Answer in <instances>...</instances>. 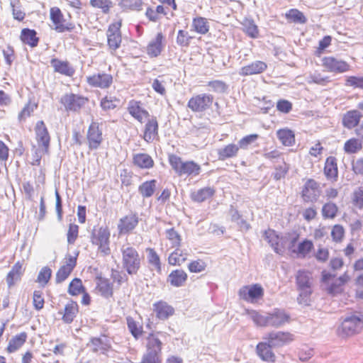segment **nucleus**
<instances>
[{"label": "nucleus", "mask_w": 363, "mask_h": 363, "mask_svg": "<svg viewBox=\"0 0 363 363\" xmlns=\"http://www.w3.org/2000/svg\"><path fill=\"white\" fill-rule=\"evenodd\" d=\"M306 80L309 84L315 83L320 85H325L329 82V78L328 77L322 76L320 73L315 72L307 77Z\"/></svg>", "instance_id": "obj_60"}, {"label": "nucleus", "mask_w": 363, "mask_h": 363, "mask_svg": "<svg viewBox=\"0 0 363 363\" xmlns=\"http://www.w3.org/2000/svg\"><path fill=\"white\" fill-rule=\"evenodd\" d=\"M50 16L53 23L52 29L57 33H64L65 31H72L74 28V24L72 23H65L63 14L61 10L57 7L50 9Z\"/></svg>", "instance_id": "obj_8"}, {"label": "nucleus", "mask_w": 363, "mask_h": 363, "mask_svg": "<svg viewBox=\"0 0 363 363\" xmlns=\"http://www.w3.org/2000/svg\"><path fill=\"white\" fill-rule=\"evenodd\" d=\"M247 313L254 323L259 327L280 328L289 322L290 316L284 310L274 309L270 313L247 311Z\"/></svg>", "instance_id": "obj_1"}, {"label": "nucleus", "mask_w": 363, "mask_h": 363, "mask_svg": "<svg viewBox=\"0 0 363 363\" xmlns=\"http://www.w3.org/2000/svg\"><path fill=\"white\" fill-rule=\"evenodd\" d=\"M86 101L87 99L72 93L64 95L60 99L65 109L70 111H79Z\"/></svg>", "instance_id": "obj_13"}, {"label": "nucleus", "mask_w": 363, "mask_h": 363, "mask_svg": "<svg viewBox=\"0 0 363 363\" xmlns=\"http://www.w3.org/2000/svg\"><path fill=\"white\" fill-rule=\"evenodd\" d=\"M78 313V305L76 302L71 301L65 307V313L62 315V320L65 323H71Z\"/></svg>", "instance_id": "obj_39"}, {"label": "nucleus", "mask_w": 363, "mask_h": 363, "mask_svg": "<svg viewBox=\"0 0 363 363\" xmlns=\"http://www.w3.org/2000/svg\"><path fill=\"white\" fill-rule=\"evenodd\" d=\"M127 108L130 115L140 123L150 117L149 112L142 106L140 101L130 100Z\"/></svg>", "instance_id": "obj_19"}, {"label": "nucleus", "mask_w": 363, "mask_h": 363, "mask_svg": "<svg viewBox=\"0 0 363 363\" xmlns=\"http://www.w3.org/2000/svg\"><path fill=\"white\" fill-rule=\"evenodd\" d=\"M35 139L40 147H43L44 152H48L50 136L43 121H39L35 126Z\"/></svg>", "instance_id": "obj_12"}, {"label": "nucleus", "mask_w": 363, "mask_h": 363, "mask_svg": "<svg viewBox=\"0 0 363 363\" xmlns=\"http://www.w3.org/2000/svg\"><path fill=\"white\" fill-rule=\"evenodd\" d=\"M21 268V265L19 263H16L13 265L11 270L9 272L6 277V281L9 286H11L12 285L14 284L15 281L20 279Z\"/></svg>", "instance_id": "obj_44"}, {"label": "nucleus", "mask_w": 363, "mask_h": 363, "mask_svg": "<svg viewBox=\"0 0 363 363\" xmlns=\"http://www.w3.org/2000/svg\"><path fill=\"white\" fill-rule=\"evenodd\" d=\"M72 270H70L69 267H66L62 265L57 272L55 281L57 284H60L63 282L65 280L67 279L69 274L72 273Z\"/></svg>", "instance_id": "obj_63"}, {"label": "nucleus", "mask_w": 363, "mask_h": 363, "mask_svg": "<svg viewBox=\"0 0 363 363\" xmlns=\"http://www.w3.org/2000/svg\"><path fill=\"white\" fill-rule=\"evenodd\" d=\"M192 26L194 30L200 34H206L209 30V26L207 20L203 17H197L194 18Z\"/></svg>", "instance_id": "obj_43"}, {"label": "nucleus", "mask_w": 363, "mask_h": 363, "mask_svg": "<svg viewBox=\"0 0 363 363\" xmlns=\"http://www.w3.org/2000/svg\"><path fill=\"white\" fill-rule=\"evenodd\" d=\"M88 346L91 347V350L94 352L98 351H108L111 347L110 342L106 337H92L90 342L87 344Z\"/></svg>", "instance_id": "obj_33"}, {"label": "nucleus", "mask_w": 363, "mask_h": 363, "mask_svg": "<svg viewBox=\"0 0 363 363\" xmlns=\"http://www.w3.org/2000/svg\"><path fill=\"white\" fill-rule=\"evenodd\" d=\"M121 21L112 23L107 30L108 45L113 50H117L121 43Z\"/></svg>", "instance_id": "obj_16"}, {"label": "nucleus", "mask_w": 363, "mask_h": 363, "mask_svg": "<svg viewBox=\"0 0 363 363\" xmlns=\"http://www.w3.org/2000/svg\"><path fill=\"white\" fill-rule=\"evenodd\" d=\"M337 212V206L334 203H326L322 208V215L325 218H335Z\"/></svg>", "instance_id": "obj_51"}, {"label": "nucleus", "mask_w": 363, "mask_h": 363, "mask_svg": "<svg viewBox=\"0 0 363 363\" xmlns=\"http://www.w3.org/2000/svg\"><path fill=\"white\" fill-rule=\"evenodd\" d=\"M350 277L347 273L345 272L344 274L335 279L328 288V294L332 295L340 294L342 291V286L345 285L350 280Z\"/></svg>", "instance_id": "obj_34"}, {"label": "nucleus", "mask_w": 363, "mask_h": 363, "mask_svg": "<svg viewBox=\"0 0 363 363\" xmlns=\"http://www.w3.org/2000/svg\"><path fill=\"white\" fill-rule=\"evenodd\" d=\"M289 166L284 162V160L280 161L279 163L274 165V172L273 173V177L275 180H280L285 177L286 174L289 171Z\"/></svg>", "instance_id": "obj_48"}, {"label": "nucleus", "mask_w": 363, "mask_h": 363, "mask_svg": "<svg viewBox=\"0 0 363 363\" xmlns=\"http://www.w3.org/2000/svg\"><path fill=\"white\" fill-rule=\"evenodd\" d=\"M323 65L328 71L336 73L345 72L350 67L346 62L333 57H324Z\"/></svg>", "instance_id": "obj_17"}, {"label": "nucleus", "mask_w": 363, "mask_h": 363, "mask_svg": "<svg viewBox=\"0 0 363 363\" xmlns=\"http://www.w3.org/2000/svg\"><path fill=\"white\" fill-rule=\"evenodd\" d=\"M213 102V96L208 94H201L192 96L189 102L188 107L194 112H203L208 109Z\"/></svg>", "instance_id": "obj_7"}, {"label": "nucleus", "mask_w": 363, "mask_h": 363, "mask_svg": "<svg viewBox=\"0 0 363 363\" xmlns=\"http://www.w3.org/2000/svg\"><path fill=\"white\" fill-rule=\"evenodd\" d=\"M263 340L269 342L274 347H281L288 344L294 340V335L288 332H270L263 337Z\"/></svg>", "instance_id": "obj_10"}, {"label": "nucleus", "mask_w": 363, "mask_h": 363, "mask_svg": "<svg viewBox=\"0 0 363 363\" xmlns=\"http://www.w3.org/2000/svg\"><path fill=\"white\" fill-rule=\"evenodd\" d=\"M153 311L156 313V317L160 320H167L174 313V308L167 302L160 301L153 304Z\"/></svg>", "instance_id": "obj_23"}, {"label": "nucleus", "mask_w": 363, "mask_h": 363, "mask_svg": "<svg viewBox=\"0 0 363 363\" xmlns=\"http://www.w3.org/2000/svg\"><path fill=\"white\" fill-rule=\"evenodd\" d=\"M26 338L27 334L25 332L16 335L10 340L7 347V351L9 353L14 352L25 343Z\"/></svg>", "instance_id": "obj_41"}, {"label": "nucleus", "mask_w": 363, "mask_h": 363, "mask_svg": "<svg viewBox=\"0 0 363 363\" xmlns=\"http://www.w3.org/2000/svg\"><path fill=\"white\" fill-rule=\"evenodd\" d=\"M208 86L215 92L224 93L228 89V85L223 81L213 80L208 82Z\"/></svg>", "instance_id": "obj_61"}, {"label": "nucleus", "mask_w": 363, "mask_h": 363, "mask_svg": "<svg viewBox=\"0 0 363 363\" xmlns=\"http://www.w3.org/2000/svg\"><path fill=\"white\" fill-rule=\"evenodd\" d=\"M138 223V217L136 213L128 215L120 219L118 229L120 233H126L133 230Z\"/></svg>", "instance_id": "obj_24"}, {"label": "nucleus", "mask_w": 363, "mask_h": 363, "mask_svg": "<svg viewBox=\"0 0 363 363\" xmlns=\"http://www.w3.org/2000/svg\"><path fill=\"white\" fill-rule=\"evenodd\" d=\"M157 181L152 179L142 183L138 187V191L143 198L152 196L156 189Z\"/></svg>", "instance_id": "obj_42"}, {"label": "nucleus", "mask_w": 363, "mask_h": 363, "mask_svg": "<svg viewBox=\"0 0 363 363\" xmlns=\"http://www.w3.org/2000/svg\"><path fill=\"white\" fill-rule=\"evenodd\" d=\"M96 284V288L102 296L105 298H109L112 296L113 288L108 279L102 277H98Z\"/></svg>", "instance_id": "obj_40"}, {"label": "nucleus", "mask_w": 363, "mask_h": 363, "mask_svg": "<svg viewBox=\"0 0 363 363\" xmlns=\"http://www.w3.org/2000/svg\"><path fill=\"white\" fill-rule=\"evenodd\" d=\"M36 35L37 33L35 30L23 28L21 30V39L24 43L33 48L37 46L39 40Z\"/></svg>", "instance_id": "obj_38"}, {"label": "nucleus", "mask_w": 363, "mask_h": 363, "mask_svg": "<svg viewBox=\"0 0 363 363\" xmlns=\"http://www.w3.org/2000/svg\"><path fill=\"white\" fill-rule=\"evenodd\" d=\"M147 260L150 264L155 267L158 273H161V262L160 259L156 251L152 248H147Z\"/></svg>", "instance_id": "obj_46"}, {"label": "nucleus", "mask_w": 363, "mask_h": 363, "mask_svg": "<svg viewBox=\"0 0 363 363\" xmlns=\"http://www.w3.org/2000/svg\"><path fill=\"white\" fill-rule=\"evenodd\" d=\"M86 82L92 87L107 89L113 83V77L110 74L99 72L87 77Z\"/></svg>", "instance_id": "obj_15"}, {"label": "nucleus", "mask_w": 363, "mask_h": 363, "mask_svg": "<svg viewBox=\"0 0 363 363\" xmlns=\"http://www.w3.org/2000/svg\"><path fill=\"white\" fill-rule=\"evenodd\" d=\"M52 274V270L48 267H43L37 277V281L41 284L43 286H45L50 280Z\"/></svg>", "instance_id": "obj_57"}, {"label": "nucleus", "mask_w": 363, "mask_h": 363, "mask_svg": "<svg viewBox=\"0 0 363 363\" xmlns=\"http://www.w3.org/2000/svg\"><path fill=\"white\" fill-rule=\"evenodd\" d=\"M363 117V114L357 109L346 111L342 116L341 123L344 128L352 130L357 127Z\"/></svg>", "instance_id": "obj_18"}, {"label": "nucleus", "mask_w": 363, "mask_h": 363, "mask_svg": "<svg viewBox=\"0 0 363 363\" xmlns=\"http://www.w3.org/2000/svg\"><path fill=\"white\" fill-rule=\"evenodd\" d=\"M37 104L29 101L19 113L18 118L20 121H25L37 108Z\"/></svg>", "instance_id": "obj_53"}, {"label": "nucleus", "mask_w": 363, "mask_h": 363, "mask_svg": "<svg viewBox=\"0 0 363 363\" xmlns=\"http://www.w3.org/2000/svg\"><path fill=\"white\" fill-rule=\"evenodd\" d=\"M133 163L142 169H150L153 167L154 161L152 157L145 153H138L133 155Z\"/></svg>", "instance_id": "obj_32"}, {"label": "nucleus", "mask_w": 363, "mask_h": 363, "mask_svg": "<svg viewBox=\"0 0 363 363\" xmlns=\"http://www.w3.org/2000/svg\"><path fill=\"white\" fill-rule=\"evenodd\" d=\"M238 294L240 298L244 301L253 303L255 300L263 296L264 289L261 285L255 284L241 287L239 290Z\"/></svg>", "instance_id": "obj_11"}, {"label": "nucleus", "mask_w": 363, "mask_h": 363, "mask_svg": "<svg viewBox=\"0 0 363 363\" xmlns=\"http://www.w3.org/2000/svg\"><path fill=\"white\" fill-rule=\"evenodd\" d=\"M89 147L91 150L97 149L101 145L103 138L102 132L99 130L96 123H91L87 132Z\"/></svg>", "instance_id": "obj_20"}, {"label": "nucleus", "mask_w": 363, "mask_h": 363, "mask_svg": "<svg viewBox=\"0 0 363 363\" xmlns=\"http://www.w3.org/2000/svg\"><path fill=\"white\" fill-rule=\"evenodd\" d=\"M239 151L238 145L230 143L223 147L218 150V157L219 160L224 161L228 158L236 157Z\"/></svg>", "instance_id": "obj_31"}, {"label": "nucleus", "mask_w": 363, "mask_h": 363, "mask_svg": "<svg viewBox=\"0 0 363 363\" xmlns=\"http://www.w3.org/2000/svg\"><path fill=\"white\" fill-rule=\"evenodd\" d=\"M147 119L145 125L143 139L147 142H152L158 136V122L156 117L152 116Z\"/></svg>", "instance_id": "obj_22"}, {"label": "nucleus", "mask_w": 363, "mask_h": 363, "mask_svg": "<svg viewBox=\"0 0 363 363\" xmlns=\"http://www.w3.org/2000/svg\"><path fill=\"white\" fill-rule=\"evenodd\" d=\"M214 194V189L207 186L193 192L191 197L194 201L201 203L212 197Z\"/></svg>", "instance_id": "obj_35"}, {"label": "nucleus", "mask_w": 363, "mask_h": 363, "mask_svg": "<svg viewBox=\"0 0 363 363\" xmlns=\"http://www.w3.org/2000/svg\"><path fill=\"white\" fill-rule=\"evenodd\" d=\"M121 252L123 268L129 275L137 274L141 267V259L137 250L127 245L121 247Z\"/></svg>", "instance_id": "obj_3"}, {"label": "nucleus", "mask_w": 363, "mask_h": 363, "mask_svg": "<svg viewBox=\"0 0 363 363\" xmlns=\"http://www.w3.org/2000/svg\"><path fill=\"white\" fill-rule=\"evenodd\" d=\"M187 274L182 269L173 270L167 277V282L174 287L182 286L187 280Z\"/></svg>", "instance_id": "obj_30"}, {"label": "nucleus", "mask_w": 363, "mask_h": 363, "mask_svg": "<svg viewBox=\"0 0 363 363\" xmlns=\"http://www.w3.org/2000/svg\"><path fill=\"white\" fill-rule=\"evenodd\" d=\"M192 38L187 31L179 30L177 37V43L182 47H188Z\"/></svg>", "instance_id": "obj_58"}, {"label": "nucleus", "mask_w": 363, "mask_h": 363, "mask_svg": "<svg viewBox=\"0 0 363 363\" xmlns=\"http://www.w3.org/2000/svg\"><path fill=\"white\" fill-rule=\"evenodd\" d=\"M90 3L92 6L101 9L105 13H108L113 6V3L110 0H90Z\"/></svg>", "instance_id": "obj_56"}, {"label": "nucleus", "mask_w": 363, "mask_h": 363, "mask_svg": "<svg viewBox=\"0 0 363 363\" xmlns=\"http://www.w3.org/2000/svg\"><path fill=\"white\" fill-rule=\"evenodd\" d=\"M166 236L171 242L173 247H179L181 242V238L179 233L174 230V228H170L166 230Z\"/></svg>", "instance_id": "obj_59"}, {"label": "nucleus", "mask_w": 363, "mask_h": 363, "mask_svg": "<svg viewBox=\"0 0 363 363\" xmlns=\"http://www.w3.org/2000/svg\"><path fill=\"white\" fill-rule=\"evenodd\" d=\"M169 162L172 168L179 176L196 177L201 171L199 164L192 160L183 161L180 157L175 155H169Z\"/></svg>", "instance_id": "obj_4"}, {"label": "nucleus", "mask_w": 363, "mask_h": 363, "mask_svg": "<svg viewBox=\"0 0 363 363\" xmlns=\"http://www.w3.org/2000/svg\"><path fill=\"white\" fill-rule=\"evenodd\" d=\"M84 291L82 280L79 278H74L69 284L68 293L72 296L79 295Z\"/></svg>", "instance_id": "obj_49"}, {"label": "nucleus", "mask_w": 363, "mask_h": 363, "mask_svg": "<svg viewBox=\"0 0 363 363\" xmlns=\"http://www.w3.org/2000/svg\"><path fill=\"white\" fill-rule=\"evenodd\" d=\"M110 233L107 228H100L97 231L93 233L92 243L98 245L99 250L104 255L110 253L109 247Z\"/></svg>", "instance_id": "obj_9"}, {"label": "nucleus", "mask_w": 363, "mask_h": 363, "mask_svg": "<svg viewBox=\"0 0 363 363\" xmlns=\"http://www.w3.org/2000/svg\"><path fill=\"white\" fill-rule=\"evenodd\" d=\"M162 345L158 337L153 334H150L147 337V350L142 357L141 363H162L160 358Z\"/></svg>", "instance_id": "obj_5"}, {"label": "nucleus", "mask_w": 363, "mask_h": 363, "mask_svg": "<svg viewBox=\"0 0 363 363\" xmlns=\"http://www.w3.org/2000/svg\"><path fill=\"white\" fill-rule=\"evenodd\" d=\"M319 184L314 179L306 181L302 190V198L305 202L316 201L320 196Z\"/></svg>", "instance_id": "obj_14"}, {"label": "nucleus", "mask_w": 363, "mask_h": 363, "mask_svg": "<svg viewBox=\"0 0 363 363\" xmlns=\"http://www.w3.org/2000/svg\"><path fill=\"white\" fill-rule=\"evenodd\" d=\"M353 202L355 206L359 208H363V184L354 191Z\"/></svg>", "instance_id": "obj_64"}, {"label": "nucleus", "mask_w": 363, "mask_h": 363, "mask_svg": "<svg viewBox=\"0 0 363 363\" xmlns=\"http://www.w3.org/2000/svg\"><path fill=\"white\" fill-rule=\"evenodd\" d=\"M363 328V320L358 316L347 317L337 329L338 335L342 337L353 335L360 332Z\"/></svg>", "instance_id": "obj_6"}, {"label": "nucleus", "mask_w": 363, "mask_h": 363, "mask_svg": "<svg viewBox=\"0 0 363 363\" xmlns=\"http://www.w3.org/2000/svg\"><path fill=\"white\" fill-rule=\"evenodd\" d=\"M121 5L123 9L132 11H140L142 9V0H122Z\"/></svg>", "instance_id": "obj_54"}, {"label": "nucleus", "mask_w": 363, "mask_h": 363, "mask_svg": "<svg viewBox=\"0 0 363 363\" xmlns=\"http://www.w3.org/2000/svg\"><path fill=\"white\" fill-rule=\"evenodd\" d=\"M362 143L357 138H351L347 140L344 145V150L347 153H355L362 147Z\"/></svg>", "instance_id": "obj_47"}, {"label": "nucleus", "mask_w": 363, "mask_h": 363, "mask_svg": "<svg viewBox=\"0 0 363 363\" xmlns=\"http://www.w3.org/2000/svg\"><path fill=\"white\" fill-rule=\"evenodd\" d=\"M286 17L294 23H305L307 21L303 13L297 9H291L286 14Z\"/></svg>", "instance_id": "obj_55"}, {"label": "nucleus", "mask_w": 363, "mask_h": 363, "mask_svg": "<svg viewBox=\"0 0 363 363\" xmlns=\"http://www.w3.org/2000/svg\"><path fill=\"white\" fill-rule=\"evenodd\" d=\"M296 283L299 295L297 301L299 304L308 306L311 301V295L313 292V279L310 272L298 270L296 275Z\"/></svg>", "instance_id": "obj_2"}, {"label": "nucleus", "mask_w": 363, "mask_h": 363, "mask_svg": "<svg viewBox=\"0 0 363 363\" xmlns=\"http://www.w3.org/2000/svg\"><path fill=\"white\" fill-rule=\"evenodd\" d=\"M313 247V242L309 240H304L298 245L297 250H293L294 252L297 253L300 256L305 257Z\"/></svg>", "instance_id": "obj_50"}, {"label": "nucleus", "mask_w": 363, "mask_h": 363, "mask_svg": "<svg viewBox=\"0 0 363 363\" xmlns=\"http://www.w3.org/2000/svg\"><path fill=\"white\" fill-rule=\"evenodd\" d=\"M50 64L55 72L67 77H72L75 72L74 69L67 61H62L59 59L53 58L51 60Z\"/></svg>", "instance_id": "obj_27"}, {"label": "nucleus", "mask_w": 363, "mask_h": 363, "mask_svg": "<svg viewBox=\"0 0 363 363\" xmlns=\"http://www.w3.org/2000/svg\"><path fill=\"white\" fill-rule=\"evenodd\" d=\"M243 30L250 37L256 38L258 36V28L253 20L245 19L242 22Z\"/></svg>", "instance_id": "obj_45"}, {"label": "nucleus", "mask_w": 363, "mask_h": 363, "mask_svg": "<svg viewBox=\"0 0 363 363\" xmlns=\"http://www.w3.org/2000/svg\"><path fill=\"white\" fill-rule=\"evenodd\" d=\"M174 251H173L168 257V262L170 265H181L187 259L188 254L183 250L176 247Z\"/></svg>", "instance_id": "obj_36"}, {"label": "nucleus", "mask_w": 363, "mask_h": 363, "mask_svg": "<svg viewBox=\"0 0 363 363\" xmlns=\"http://www.w3.org/2000/svg\"><path fill=\"white\" fill-rule=\"evenodd\" d=\"M272 348H274L273 346H271V345H269L267 341L264 340L257 345L256 350L258 356L263 361L274 362L275 361L276 357L272 350Z\"/></svg>", "instance_id": "obj_25"}, {"label": "nucleus", "mask_w": 363, "mask_h": 363, "mask_svg": "<svg viewBox=\"0 0 363 363\" xmlns=\"http://www.w3.org/2000/svg\"><path fill=\"white\" fill-rule=\"evenodd\" d=\"M277 135L280 142L285 146H291L295 143L294 133L290 129H279L277 131Z\"/></svg>", "instance_id": "obj_37"}, {"label": "nucleus", "mask_w": 363, "mask_h": 363, "mask_svg": "<svg viewBox=\"0 0 363 363\" xmlns=\"http://www.w3.org/2000/svg\"><path fill=\"white\" fill-rule=\"evenodd\" d=\"M127 324L130 333L135 338H138L142 334V327L130 317L127 318Z\"/></svg>", "instance_id": "obj_52"}, {"label": "nucleus", "mask_w": 363, "mask_h": 363, "mask_svg": "<svg viewBox=\"0 0 363 363\" xmlns=\"http://www.w3.org/2000/svg\"><path fill=\"white\" fill-rule=\"evenodd\" d=\"M264 239L268 242L276 253L283 255L284 252L283 238H280L274 230L270 229L266 230L264 232Z\"/></svg>", "instance_id": "obj_21"}, {"label": "nucleus", "mask_w": 363, "mask_h": 363, "mask_svg": "<svg viewBox=\"0 0 363 363\" xmlns=\"http://www.w3.org/2000/svg\"><path fill=\"white\" fill-rule=\"evenodd\" d=\"M164 36L162 33H158L155 38L152 40L147 46V53L151 57H156L160 55L162 48V41Z\"/></svg>", "instance_id": "obj_28"}, {"label": "nucleus", "mask_w": 363, "mask_h": 363, "mask_svg": "<svg viewBox=\"0 0 363 363\" xmlns=\"http://www.w3.org/2000/svg\"><path fill=\"white\" fill-rule=\"evenodd\" d=\"M267 67V65L264 62L257 60L242 67L239 71V74L241 76H249L260 74L263 72Z\"/></svg>", "instance_id": "obj_26"}, {"label": "nucleus", "mask_w": 363, "mask_h": 363, "mask_svg": "<svg viewBox=\"0 0 363 363\" xmlns=\"http://www.w3.org/2000/svg\"><path fill=\"white\" fill-rule=\"evenodd\" d=\"M257 138H258L257 134H251V135L245 136L244 138L240 139L238 142V145L239 147V149L240 148L247 149L249 147V145H250L251 144L255 143Z\"/></svg>", "instance_id": "obj_62"}, {"label": "nucleus", "mask_w": 363, "mask_h": 363, "mask_svg": "<svg viewBox=\"0 0 363 363\" xmlns=\"http://www.w3.org/2000/svg\"><path fill=\"white\" fill-rule=\"evenodd\" d=\"M324 174L328 180L336 181L338 175L337 160L334 157L326 159L324 167Z\"/></svg>", "instance_id": "obj_29"}]
</instances>
